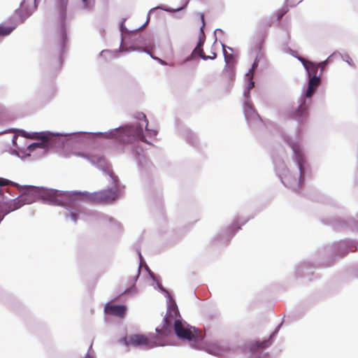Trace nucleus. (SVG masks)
Here are the masks:
<instances>
[{
  "label": "nucleus",
  "mask_w": 358,
  "mask_h": 358,
  "mask_svg": "<svg viewBox=\"0 0 358 358\" xmlns=\"http://www.w3.org/2000/svg\"><path fill=\"white\" fill-rule=\"evenodd\" d=\"M118 192L116 188L103 189L91 194L89 199L96 204H108L115 201L118 198Z\"/></svg>",
  "instance_id": "obj_6"
},
{
  "label": "nucleus",
  "mask_w": 358,
  "mask_h": 358,
  "mask_svg": "<svg viewBox=\"0 0 358 358\" xmlns=\"http://www.w3.org/2000/svg\"><path fill=\"white\" fill-rule=\"evenodd\" d=\"M83 1H86L87 0H83Z\"/></svg>",
  "instance_id": "obj_31"
},
{
  "label": "nucleus",
  "mask_w": 358,
  "mask_h": 358,
  "mask_svg": "<svg viewBox=\"0 0 358 358\" xmlns=\"http://www.w3.org/2000/svg\"><path fill=\"white\" fill-rule=\"evenodd\" d=\"M180 320V315L177 307L169 306L164 316L162 328L156 329L157 334L163 338L168 336L171 333L172 324L174 326L176 322Z\"/></svg>",
  "instance_id": "obj_5"
},
{
  "label": "nucleus",
  "mask_w": 358,
  "mask_h": 358,
  "mask_svg": "<svg viewBox=\"0 0 358 358\" xmlns=\"http://www.w3.org/2000/svg\"><path fill=\"white\" fill-rule=\"evenodd\" d=\"M176 336L180 339L192 341L199 338L201 331L196 330L195 328L189 327L186 323H183L182 320L176 322L173 327Z\"/></svg>",
  "instance_id": "obj_7"
},
{
  "label": "nucleus",
  "mask_w": 358,
  "mask_h": 358,
  "mask_svg": "<svg viewBox=\"0 0 358 358\" xmlns=\"http://www.w3.org/2000/svg\"><path fill=\"white\" fill-rule=\"evenodd\" d=\"M235 80V71L233 66L227 64L222 71L220 81L226 88H229Z\"/></svg>",
  "instance_id": "obj_8"
},
{
  "label": "nucleus",
  "mask_w": 358,
  "mask_h": 358,
  "mask_svg": "<svg viewBox=\"0 0 358 358\" xmlns=\"http://www.w3.org/2000/svg\"><path fill=\"white\" fill-rule=\"evenodd\" d=\"M37 138L41 139L42 141V142L41 143H34L29 145L27 148V150L29 152H32L38 148H44L46 145L45 144L48 143V141L49 140V137L48 136V135H46L45 134H38Z\"/></svg>",
  "instance_id": "obj_14"
},
{
  "label": "nucleus",
  "mask_w": 358,
  "mask_h": 358,
  "mask_svg": "<svg viewBox=\"0 0 358 358\" xmlns=\"http://www.w3.org/2000/svg\"><path fill=\"white\" fill-rule=\"evenodd\" d=\"M217 57V55L216 53L215 52H211L210 55H206V57H207V59H213L215 58H216Z\"/></svg>",
  "instance_id": "obj_24"
},
{
  "label": "nucleus",
  "mask_w": 358,
  "mask_h": 358,
  "mask_svg": "<svg viewBox=\"0 0 358 358\" xmlns=\"http://www.w3.org/2000/svg\"><path fill=\"white\" fill-rule=\"evenodd\" d=\"M273 19H271V18H267V19H265V20L262 22V26L263 27H271L272 26V24H273Z\"/></svg>",
  "instance_id": "obj_19"
},
{
  "label": "nucleus",
  "mask_w": 358,
  "mask_h": 358,
  "mask_svg": "<svg viewBox=\"0 0 358 358\" xmlns=\"http://www.w3.org/2000/svg\"><path fill=\"white\" fill-rule=\"evenodd\" d=\"M11 183V182L7 179L0 178V187L8 185Z\"/></svg>",
  "instance_id": "obj_20"
},
{
  "label": "nucleus",
  "mask_w": 358,
  "mask_h": 358,
  "mask_svg": "<svg viewBox=\"0 0 358 358\" xmlns=\"http://www.w3.org/2000/svg\"><path fill=\"white\" fill-rule=\"evenodd\" d=\"M324 66V64L323 63L315 64L313 62H310L309 64H307L306 70L308 73L309 77L318 76L317 71L319 67L322 69Z\"/></svg>",
  "instance_id": "obj_16"
},
{
  "label": "nucleus",
  "mask_w": 358,
  "mask_h": 358,
  "mask_svg": "<svg viewBox=\"0 0 358 358\" xmlns=\"http://www.w3.org/2000/svg\"><path fill=\"white\" fill-rule=\"evenodd\" d=\"M270 345V342L268 340H265L262 342L259 341H254L249 344L248 349L250 352H255L259 350L264 349Z\"/></svg>",
  "instance_id": "obj_15"
},
{
  "label": "nucleus",
  "mask_w": 358,
  "mask_h": 358,
  "mask_svg": "<svg viewBox=\"0 0 358 358\" xmlns=\"http://www.w3.org/2000/svg\"><path fill=\"white\" fill-rule=\"evenodd\" d=\"M288 11L287 6L278 10L276 13V21H279Z\"/></svg>",
  "instance_id": "obj_18"
},
{
  "label": "nucleus",
  "mask_w": 358,
  "mask_h": 358,
  "mask_svg": "<svg viewBox=\"0 0 358 358\" xmlns=\"http://www.w3.org/2000/svg\"><path fill=\"white\" fill-rule=\"evenodd\" d=\"M85 358H94L92 355H90V354H87L86 356L85 357Z\"/></svg>",
  "instance_id": "obj_27"
},
{
  "label": "nucleus",
  "mask_w": 358,
  "mask_h": 358,
  "mask_svg": "<svg viewBox=\"0 0 358 358\" xmlns=\"http://www.w3.org/2000/svg\"><path fill=\"white\" fill-rule=\"evenodd\" d=\"M201 20L202 22V27L200 29V36H199V41L196 45V47L193 50L192 54L193 55H198L200 57H201L203 59L206 60L207 57L206 55L203 53V50L202 48V45L204 43L205 41V36L204 32L203 30V27L205 26V22H204V15L203 13L200 14Z\"/></svg>",
  "instance_id": "obj_10"
},
{
  "label": "nucleus",
  "mask_w": 358,
  "mask_h": 358,
  "mask_svg": "<svg viewBox=\"0 0 358 358\" xmlns=\"http://www.w3.org/2000/svg\"><path fill=\"white\" fill-rule=\"evenodd\" d=\"M253 87H254V83H253L252 81H251V82H250V87H249V88H250V89H251V88H252Z\"/></svg>",
  "instance_id": "obj_26"
},
{
  "label": "nucleus",
  "mask_w": 358,
  "mask_h": 358,
  "mask_svg": "<svg viewBox=\"0 0 358 358\" xmlns=\"http://www.w3.org/2000/svg\"><path fill=\"white\" fill-rule=\"evenodd\" d=\"M320 83V76H313L310 77L308 81V87L306 92V97H310L315 93L317 87L319 86Z\"/></svg>",
  "instance_id": "obj_13"
},
{
  "label": "nucleus",
  "mask_w": 358,
  "mask_h": 358,
  "mask_svg": "<svg viewBox=\"0 0 358 358\" xmlns=\"http://www.w3.org/2000/svg\"><path fill=\"white\" fill-rule=\"evenodd\" d=\"M299 59L302 62L304 67L306 69L307 64H309L310 62L306 60L304 58L299 57Z\"/></svg>",
  "instance_id": "obj_23"
},
{
  "label": "nucleus",
  "mask_w": 358,
  "mask_h": 358,
  "mask_svg": "<svg viewBox=\"0 0 358 358\" xmlns=\"http://www.w3.org/2000/svg\"><path fill=\"white\" fill-rule=\"evenodd\" d=\"M290 146L296 155V159L297 161L299 169V175L296 177L293 176L292 173L289 170H285L280 174V177L282 183L285 186L291 188H296V187L300 186L301 180H303V168L302 164L303 158L299 145L295 143H292L290 145Z\"/></svg>",
  "instance_id": "obj_2"
},
{
  "label": "nucleus",
  "mask_w": 358,
  "mask_h": 358,
  "mask_svg": "<svg viewBox=\"0 0 358 358\" xmlns=\"http://www.w3.org/2000/svg\"><path fill=\"white\" fill-rule=\"evenodd\" d=\"M13 28L12 27L0 25V36H8L13 31Z\"/></svg>",
  "instance_id": "obj_17"
},
{
  "label": "nucleus",
  "mask_w": 358,
  "mask_h": 358,
  "mask_svg": "<svg viewBox=\"0 0 358 358\" xmlns=\"http://www.w3.org/2000/svg\"><path fill=\"white\" fill-rule=\"evenodd\" d=\"M71 217L74 221L76 222L78 218V213L76 212H71Z\"/></svg>",
  "instance_id": "obj_22"
},
{
  "label": "nucleus",
  "mask_w": 358,
  "mask_h": 358,
  "mask_svg": "<svg viewBox=\"0 0 358 358\" xmlns=\"http://www.w3.org/2000/svg\"><path fill=\"white\" fill-rule=\"evenodd\" d=\"M159 335L155 336L153 334L148 336L143 334H132L124 338V344L127 346L133 345L136 347L143 346L148 348L157 345H164V341L159 338Z\"/></svg>",
  "instance_id": "obj_4"
},
{
  "label": "nucleus",
  "mask_w": 358,
  "mask_h": 358,
  "mask_svg": "<svg viewBox=\"0 0 358 358\" xmlns=\"http://www.w3.org/2000/svg\"><path fill=\"white\" fill-rule=\"evenodd\" d=\"M28 192L32 195L36 196L37 194L40 196L43 201L51 205L62 206H76L78 202L75 195L55 189L40 191L35 187H30L28 189Z\"/></svg>",
  "instance_id": "obj_1"
},
{
  "label": "nucleus",
  "mask_w": 358,
  "mask_h": 358,
  "mask_svg": "<svg viewBox=\"0 0 358 358\" xmlns=\"http://www.w3.org/2000/svg\"><path fill=\"white\" fill-rule=\"evenodd\" d=\"M250 73H252V74H253V70H252V69H251V70L250 71Z\"/></svg>",
  "instance_id": "obj_29"
},
{
  "label": "nucleus",
  "mask_w": 358,
  "mask_h": 358,
  "mask_svg": "<svg viewBox=\"0 0 358 358\" xmlns=\"http://www.w3.org/2000/svg\"><path fill=\"white\" fill-rule=\"evenodd\" d=\"M107 173L109 175V176L111 178V179L113 180L114 182H116V180H117V177L115 176H114V173L112 171V170L108 169L107 170Z\"/></svg>",
  "instance_id": "obj_21"
},
{
  "label": "nucleus",
  "mask_w": 358,
  "mask_h": 358,
  "mask_svg": "<svg viewBox=\"0 0 358 358\" xmlns=\"http://www.w3.org/2000/svg\"><path fill=\"white\" fill-rule=\"evenodd\" d=\"M225 60L227 62V63L228 64L229 63V60H228V57L225 55Z\"/></svg>",
  "instance_id": "obj_28"
},
{
  "label": "nucleus",
  "mask_w": 358,
  "mask_h": 358,
  "mask_svg": "<svg viewBox=\"0 0 358 358\" xmlns=\"http://www.w3.org/2000/svg\"><path fill=\"white\" fill-rule=\"evenodd\" d=\"M106 315L123 318L127 313V306L124 305H115L108 303L104 308Z\"/></svg>",
  "instance_id": "obj_9"
},
{
  "label": "nucleus",
  "mask_w": 358,
  "mask_h": 358,
  "mask_svg": "<svg viewBox=\"0 0 358 358\" xmlns=\"http://www.w3.org/2000/svg\"><path fill=\"white\" fill-rule=\"evenodd\" d=\"M307 115V107L305 102H303L291 113V117L299 122H303L306 118Z\"/></svg>",
  "instance_id": "obj_12"
},
{
  "label": "nucleus",
  "mask_w": 358,
  "mask_h": 358,
  "mask_svg": "<svg viewBox=\"0 0 358 358\" xmlns=\"http://www.w3.org/2000/svg\"><path fill=\"white\" fill-rule=\"evenodd\" d=\"M2 219H3V217L0 215V222L1 221Z\"/></svg>",
  "instance_id": "obj_30"
},
{
  "label": "nucleus",
  "mask_w": 358,
  "mask_h": 358,
  "mask_svg": "<svg viewBox=\"0 0 358 358\" xmlns=\"http://www.w3.org/2000/svg\"><path fill=\"white\" fill-rule=\"evenodd\" d=\"M113 136L120 142L131 143L136 140L145 141L142 126H126L113 131Z\"/></svg>",
  "instance_id": "obj_3"
},
{
  "label": "nucleus",
  "mask_w": 358,
  "mask_h": 358,
  "mask_svg": "<svg viewBox=\"0 0 358 358\" xmlns=\"http://www.w3.org/2000/svg\"><path fill=\"white\" fill-rule=\"evenodd\" d=\"M140 115H141V116L143 118V120H145V127H147V126H148V120H147V118H146L145 115V114H143V113H141Z\"/></svg>",
  "instance_id": "obj_25"
},
{
  "label": "nucleus",
  "mask_w": 358,
  "mask_h": 358,
  "mask_svg": "<svg viewBox=\"0 0 358 358\" xmlns=\"http://www.w3.org/2000/svg\"><path fill=\"white\" fill-rule=\"evenodd\" d=\"M34 201V199H29L28 195H22L13 201L8 206V212L15 210L26 203H30Z\"/></svg>",
  "instance_id": "obj_11"
},
{
  "label": "nucleus",
  "mask_w": 358,
  "mask_h": 358,
  "mask_svg": "<svg viewBox=\"0 0 358 358\" xmlns=\"http://www.w3.org/2000/svg\"><path fill=\"white\" fill-rule=\"evenodd\" d=\"M357 276H358V274H357Z\"/></svg>",
  "instance_id": "obj_32"
}]
</instances>
